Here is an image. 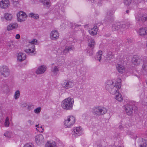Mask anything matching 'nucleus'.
Instances as JSON below:
<instances>
[{
    "mask_svg": "<svg viewBox=\"0 0 147 147\" xmlns=\"http://www.w3.org/2000/svg\"><path fill=\"white\" fill-rule=\"evenodd\" d=\"M125 111L127 114L128 115H131L133 113V110L132 105H127L125 106Z\"/></svg>",
    "mask_w": 147,
    "mask_h": 147,
    "instance_id": "obj_13",
    "label": "nucleus"
},
{
    "mask_svg": "<svg viewBox=\"0 0 147 147\" xmlns=\"http://www.w3.org/2000/svg\"><path fill=\"white\" fill-rule=\"evenodd\" d=\"M59 67L57 66H55L53 69L52 71L54 73H57L59 71Z\"/></svg>",
    "mask_w": 147,
    "mask_h": 147,
    "instance_id": "obj_38",
    "label": "nucleus"
},
{
    "mask_svg": "<svg viewBox=\"0 0 147 147\" xmlns=\"http://www.w3.org/2000/svg\"><path fill=\"white\" fill-rule=\"evenodd\" d=\"M18 27V24L16 23H13L10 24L7 27V29L9 31L16 28Z\"/></svg>",
    "mask_w": 147,
    "mask_h": 147,
    "instance_id": "obj_23",
    "label": "nucleus"
},
{
    "mask_svg": "<svg viewBox=\"0 0 147 147\" xmlns=\"http://www.w3.org/2000/svg\"><path fill=\"white\" fill-rule=\"evenodd\" d=\"M7 47L8 49H12L14 48L15 46L13 43H9Z\"/></svg>",
    "mask_w": 147,
    "mask_h": 147,
    "instance_id": "obj_41",
    "label": "nucleus"
},
{
    "mask_svg": "<svg viewBox=\"0 0 147 147\" xmlns=\"http://www.w3.org/2000/svg\"><path fill=\"white\" fill-rule=\"evenodd\" d=\"M142 61V59L140 57L137 55H134L131 59V62L133 64L138 65L140 64Z\"/></svg>",
    "mask_w": 147,
    "mask_h": 147,
    "instance_id": "obj_10",
    "label": "nucleus"
},
{
    "mask_svg": "<svg viewBox=\"0 0 147 147\" xmlns=\"http://www.w3.org/2000/svg\"><path fill=\"white\" fill-rule=\"evenodd\" d=\"M16 38V39H19L20 38V35L19 34H18L16 35L15 36Z\"/></svg>",
    "mask_w": 147,
    "mask_h": 147,
    "instance_id": "obj_50",
    "label": "nucleus"
},
{
    "mask_svg": "<svg viewBox=\"0 0 147 147\" xmlns=\"http://www.w3.org/2000/svg\"><path fill=\"white\" fill-rule=\"evenodd\" d=\"M95 46V42L93 39L91 38L88 41L87 48V55L91 56L93 53V49Z\"/></svg>",
    "mask_w": 147,
    "mask_h": 147,
    "instance_id": "obj_2",
    "label": "nucleus"
},
{
    "mask_svg": "<svg viewBox=\"0 0 147 147\" xmlns=\"http://www.w3.org/2000/svg\"><path fill=\"white\" fill-rule=\"evenodd\" d=\"M9 5V0H2L0 2V7L2 9H6Z\"/></svg>",
    "mask_w": 147,
    "mask_h": 147,
    "instance_id": "obj_15",
    "label": "nucleus"
},
{
    "mask_svg": "<svg viewBox=\"0 0 147 147\" xmlns=\"http://www.w3.org/2000/svg\"><path fill=\"white\" fill-rule=\"evenodd\" d=\"M119 128L120 129H122V125H120L119 126Z\"/></svg>",
    "mask_w": 147,
    "mask_h": 147,
    "instance_id": "obj_55",
    "label": "nucleus"
},
{
    "mask_svg": "<svg viewBox=\"0 0 147 147\" xmlns=\"http://www.w3.org/2000/svg\"><path fill=\"white\" fill-rule=\"evenodd\" d=\"M102 53V51L101 50L99 51L98 52L96 53V55L95 57V59L98 60L100 62L101 59Z\"/></svg>",
    "mask_w": 147,
    "mask_h": 147,
    "instance_id": "obj_27",
    "label": "nucleus"
},
{
    "mask_svg": "<svg viewBox=\"0 0 147 147\" xmlns=\"http://www.w3.org/2000/svg\"><path fill=\"white\" fill-rule=\"evenodd\" d=\"M118 94H116L115 98L119 102H121L123 100V97L120 93L118 92Z\"/></svg>",
    "mask_w": 147,
    "mask_h": 147,
    "instance_id": "obj_34",
    "label": "nucleus"
},
{
    "mask_svg": "<svg viewBox=\"0 0 147 147\" xmlns=\"http://www.w3.org/2000/svg\"><path fill=\"white\" fill-rule=\"evenodd\" d=\"M92 29H93V30L97 34L98 31V28L97 26H95Z\"/></svg>",
    "mask_w": 147,
    "mask_h": 147,
    "instance_id": "obj_47",
    "label": "nucleus"
},
{
    "mask_svg": "<svg viewBox=\"0 0 147 147\" xmlns=\"http://www.w3.org/2000/svg\"><path fill=\"white\" fill-rule=\"evenodd\" d=\"M38 125H35L36 127H37V128H36V129H37V130L38 131H39L38 129H40V127L38 126Z\"/></svg>",
    "mask_w": 147,
    "mask_h": 147,
    "instance_id": "obj_53",
    "label": "nucleus"
},
{
    "mask_svg": "<svg viewBox=\"0 0 147 147\" xmlns=\"http://www.w3.org/2000/svg\"><path fill=\"white\" fill-rule=\"evenodd\" d=\"M27 109L29 110H31L32 106L31 105H28L27 107Z\"/></svg>",
    "mask_w": 147,
    "mask_h": 147,
    "instance_id": "obj_52",
    "label": "nucleus"
},
{
    "mask_svg": "<svg viewBox=\"0 0 147 147\" xmlns=\"http://www.w3.org/2000/svg\"><path fill=\"white\" fill-rule=\"evenodd\" d=\"M139 33L141 35H144L147 34V28L146 27L140 28L139 30Z\"/></svg>",
    "mask_w": 147,
    "mask_h": 147,
    "instance_id": "obj_29",
    "label": "nucleus"
},
{
    "mask_svg": "<svg viewBox=\"0 0 147 147\" xmlns=\"http://www.w3.org/2000/svg\"><path fill=\"white\" fill-rule=\"evenodd\" d=\"M93 112L95 115L100 116L103 115L107 112L106 109L104 107H97L94 108L93 110Z\"/></svg>",
    "mask_w": 147,
    "mask_h": 147,
    "instance_id": "obj_4",
    "label": "nucleus"
},
{
    "mask_svg": "<svg viewBox=\"0 0 147 147\" xmlns=\"http://www.w3.org/2000/svg\"><path fill=\"white\" fill-rule=\"evenodd\" d=\"M75 118L73 116L67 117L64 121V125L65 127H70L75 122Z\"/></svg>",
    "mask_w": 147,
    "mask_h": 147,
    "instance_id": "obj_5",
    "label": "nucleus"
},
{
    "mask_svg": "<svg viewBox=\"0 0 147 147\" xmlns=\"http://www.w3.org/2000/svg\"><path fill=\"white\" fill-rule=\"evenodd\" d=\"M113 84V82L111 80H109L107 81L105 87L107 90L109 92L114 85Z\"/></svg>",
    "mask_w": 147,
    "mask_h": 147,
    "instance_id": "obj_16",
    "label": "nucleus"
},
{
    "mask_svg": "<svg viewBox=\"0 0 147 147\" xmlns=\"http://www.w3.org/2000/svg\"><path fill=\"white\" fill-rule=\"evenodd\" d=\"M28 16L29 17L36 20L38 19L39 17L38 14L33 13H30Z\"/></svg>",
    "mask_w": 147,
    "mask_h": 147,
    "instance_id": "obj_31",
    "label": "nucleus"
},
{
    "mask_svg": "<svg viewBox=\"0 0 147 147\" xmlns=\"http://www.w3.org/2000/svg\"><path fill=\"white\" fill-rule=\"evenodd\" d=\"M121 27V24L120 22H118L113 24L112 26V30L113 31H115L118 30Z\"/></svg>",
    "mask_w": 147,
    "mask_h": 147,
    "instance_id": "obj_24",
    "label": "nucleus"
},
{
    "mask_svg": "<svg viewBox=\"0 0 147 147\" xmlns=\"http://www.w3.org/2000/svg\"><path fill=\"white\" fill-rule=\"evenodd\" d=\"M9 119L8 117H7L5 119L4 125L6 127H8L9 126Z\"/></svg>",
    "mask_w": 147,
    "mask_h": 147,
    "instance_id": "obj_37",
    "label": "nucleus"
},
{
    "mask_svg": "<svg viewBox=\"0 0 147 147\" xmlns=\"http://www.w3.org/2000/svg\"><path fill=\"white\" fill-rule=\"evenodd\" d=\"M42 131H41V132H43L44 131L42 129Z\"/></svg>",
    "mask_w": 147,
    "mask_h": 147,
    "instance_id": "obj_59",
    "label": "nucleus"
},
{
    "mask_svg": "<svg viewBox=\"0 0 147 147\" xmlns=\"http://www.w3.org/2000/svg\"><path fill=\"white\" fill-rule=\"evenodd\" d=\"M20 96V92L19 90H16L15 92V98L16 99H17L19 98Z\"/></svg>",
    "mask_w": 147,
    "mask_h": 147,
    "instance_id": "obj_40",
    "label": "nucleus"
},
{
    "mask_svg": "<svg viewBox=\"0 0 147 147\" xmlns=\"http://www.w3.org/2000/svg\"><path fill=\"white\" fill-rule=\"evenodd\" d=\"M142 68L145 71L147 70V64H144L142 66Z\"/></svg>",
    "mask_w": 147,
    "mask_h": 147,
    "instance_id": "obj_45",
    "label": "nucleus"
},
{
    "mask_svg": "<svg viewBox=\"0 0 147 147\" xmlns=\"http://www.w3.org/2000/svg\"><path fill=\"white\" fill-rule=\"evenodd\" d=\"M146 141H145L144 143H143L142 144H141L140 145V147H145L146 146Z\"/></svg>",
    "mask_w": 147,
    "mask_h": 147,
    "instance_id": "obj_46",
    "label": "nucleus"
},
{
    "mask_svg": "<svg viewBox=\"0 0 147 147\" xmlns=\"http://www.w3.org/2000/svg\"><path fill=\"white\" fill-rule=\"evenodd\" d=\"M107 59L108 60H111L114 58V56L111 51H109L107 53Z\"/></svg>",
    "mask_w": 147,
    "mask_h": 147,
    "instance_id": "obj_35",
    "label": "nucleus"
},
{
    "mask_svg": "<svg viewBox=\"0 0 147 147\" xmlns=\"http://www.w3.org/2000/svg\"><path fill=\"white\" fill-rule=\"evenodd\" d=\"M40 128H42V126H40Z\"/></svg>",
    "mask_w": 147,
    "mask_h": 147,
    "instance_id": "obj_60",
    "label": "nucleus"
},
{
    "mask_svg": "<svg viewBox=\"0 0 147 147\" xmlns=\"http://www.w3.org/2000/svg\"><path fill=\"white\" fill-rule=\"evenodd\" d=\"M74 85L73 82L70 80H65L62 84V86L66 89L72 88Z\"/></svg>",
    "mask_w": 147,
    "mask_h": 147,
    "instance_id": "obj_7",
    "label": "nucleus"
},
{
    "mask_svg": "<svg viewBox=\"0 0 147 147\" xmlns=\"http://www.w3.org/2000/svg\"><path fill=\"white\" fill-rule=\"evenodd\" d=\"M74 49V47L73 45L66 46L63 50V54H65L68 52H69L70 51H73Z\"/></svg>",
    "mask_w": 147,
    "mask_h": 147,
    "instance_id": "obj_25",
    "label": "nucleus"
},
{
    "mask_svg": "<svg viewBox=\"0 0 147 147\" xmlns=\"http://www.w3.org/2000/svg\"><path fill=\"white\" fill-rule=\"evenodd\" d=\"M129 10H127L126 11V13H129Z\"/></svg>",
    "mask_w": 147,
    "mask_h": 147,
    "instance_id": "obj_58",
    "label": "nucleus"
},
{
    "mask_svg": "<svg viewBox=\"0 0 147 147\" xmlns=\"http://www.w3.org/2000/svg\"><path fill=\"white\" fill-rule=\"evenodd\" d=\"M24 147H34V145L31 143H27L24 145Z\"/></svg>",
    "mask_w": 147,
    "mask_h": 147,
    "instance_id": "obj_43",
    "label": "nucleus"
},
{
    "mask_svg": "<svg viewBox=\"0 0 147 147\" xmlns=\"http://www.w3.org/2000/svg\"><path fill=\"white\" fill-rule=\"evenodd\" d=\"M4 18L6 20L10 21L11 20L13 16L11 14L5 13L4 14Z\"/></svg>",
    "mask_w": 147,
    "mask_h": 147,
    "instance_id": "obj_26",
    "label": "nucleus"
},
{
    "mask_svg": "<svg viewBox=\"0 0 147 147\" xmlns=\"http://www.w3.org/2000/svg\"><path fill=\"white\" fill-rule=\"evenodd\" d=\"M59 36V34L57 30H53L50 34V37L53 40H55L58 39Z\"/></svg>",
    "mask_w": 147,
    "mask_h": 147,
    "instance_id": "obj_14",
    "label": "nucleus"
},
{
    "mask_svg": "<svg viewBox=\"0 0 147 147\" xmlns=\"http://www.w3.org/2000/svg\"><path fill=\"white\" fill-rule=\"evenodd\" d=\"M120 23L121 24V28H127L130 25H132V23H130L129 22H121Z\"/></svg>",
    "mask_w": 147,
    "mask_h": 147,
    "instance_id": "obj_28",
    "label": "nucleus"
},
{
    "mask_svg": "<svg viewBox=\"0 0 147 147\" xmlns=\"http://www.w3.org/2000/svg\"><path fill=\"white\" fill-rule=\"evenodd\" d=\"M89 32L90 35L92 36H94L96 35L97 34L93 30V29H91L89 31Z\"/></svg>",
    "mask_w": 147,
    "mask_h": 147,
    "instance_id": "obj_42",
    "label": "nucleus"
},
{
    "mask_svg": "<svg viewBox=\"0 0 147 147\" xmlns=\"http://www.w3.org/2000/svg\"><path fill=\"white\" fill-rule=\"evenodd\" d=\"M121 80L120 78H118L115 82L113 87L110 90L109 92L111 94H114L117 92L119 89L121 87Z\"/></svg>",
    "mask_w": 147,
    "mask_h": 147,
    "instance_id": "obj_3",
    "label": "nucleus"
},
{
    "mask_svg": "<svg viewBox=\"0 0 147 147\" xmlns=\"http://www.w3.org/2000/svg\"><path fill=\"white\" fill-rule=\"evenodd\" d=\"M45 67L42 65L38 67L36 71V73L37 74H42L43 73L46 71Z\"/></svg>",
    "mask_w": 147,
    "mask_h": 147,
    "instance_id": "obj_22",
    "label": "nucleus"
},
{
    "mask_svg": "<svg viewBox=\"0 0 147 147\" xmlns=\"http://www.w3.org/2000/svg\"><path fill=\"white\" fill-rule=\"evenodd\" d=\"M121 147V146H119V147L116 146V147Z\"/></svg>",
    "mask_w": 147,
    "mask_h": 147,
    "instance_id": "obj_61",
    "label": "nucleus"
},
{
    "mask_svg": "<svg viewBox=\"0 0 147 147\" xmlns=\"http://www.w3.org/2000/svg\"><path fill=\"white\" fill-rule=\"evenodd\" d=\"M40 2L42 3L44 5L48 6L50 4V1L49 0H39Z\"/></svg>",
    "mask_w": 147,
    "mask_h": 147,
    "instance_id": "obj_32",
    "label": "nucleus"
},
{
    "mask_svg": "<svg viewBox=\"0 0 147 147\" xmlns=\"http://www.w3.org/2000/svg\"><path fill=\"white\" fill-rule=\"evenodd\" d=\"M132 1V0H123V2L125 5L127 6L129 5Z\"/></svg>",
    "mask_w": 147,
    "mask_h": 147,
    "instance_id": "obj_39",
    "label": "nucleus"
},
{
    "mask_svg": "<svg viewBox=\"0 0 147 147\" xmlns=\"http://www.w3.org/2000/svg\"><path fill=\"white\" fill-rule=\"evenodd\" d=\"M28 123L30 125H32L33 124L34 122L32 121L31 120H30L28 121Z\"/></svg>",
    "mask_w": 147,
    "mask_h": 147,
    "instance_id": "obj_51",
    "label": "nucleus"
},
{
    "mask_svg": "<svg viewBox=\"0 0 147 147\" xmlns=\"http://www.w3.org/2000/svg\"><path fill=\"white\" fill-rule=\"evenodd\" d=\"M40 107H38L36 108L34 110V112L35 113H38L40 112Z\"/></svg>",
    "mask_w": 147,
    "mask_h": 147,
    "instance_id": "obj_44",
    "label": "nucleus"
},
{
    "mask_svg": "<svg viewBox=\"0 0 147 147\" xmlns=\"http://www.w3.org/2000/svg\"><path fill=\"white\" fill-rule=\"evenodd\" d=\"M136 20L141 25L144 22L147 21V15H144L141 16L136 17Z\"/></svg>",
    "mask_w": 147,
    "mask_h": 147,
    "instance_id": "obj_11",
    "label": "nucleus"
},
{
    "mask_svg": "<svg viewBox=\"0 0 147 147\" xmlns=\"http://www.w3.org/2000/svg\"><path fill=\"white\" fill-rule=\"evenodd\" d=\"M81 26V25H78V24H77L76 25V27H79V26Z\"/></svg>",
    "mask_w": 147,
    "mask_h": 147,
    "instance_id": "obj_57",
    "label": "nucleus"
},
{
    "mask_svg": "<svg viewBox=\"0 0 147 147\" xmlns=\"http://www.w3.org/2000/svg\"><path fill=\"white\" fill-rule=\"evenodd\" d=\"M73 98L68 97L63 100L61 103L62 108L66 110H71L73 109L74 103Z\"/></svg>",
    "mask_w": 147,
    "mask_h": 147,
    "instance_id": "obj_1",
    "label": "nucleus"
},
{
    "mask_svg": "<svg viewBox=\"0 0 147 147\" xmlns=\"http://www.w3.org/2000/svg\"><path fill=\"white\" fill-rule=\"evenodd\" d=\"M35 46L34 44H32L31 46V48L28 49H26L25 50V52L28 54L34 53V55H35L36 53V51H35Z\"/></svg>",
    "mask_w": 147,
    "mask_h": 147,
    "instance_id": "obj_18",
    "label": "nucleus"
},
{
    "mask_svg": "<svg viewBox=\"0 0 147 147\" xmlns=\"http://www.w3.org/2000/svg\"><path fill=\"white\" fill-rule=\"evenodd\" d=\"M26 55L25 53H18L17 59L19 61L22 62L25 59Z\"/></svg>",
    "mask_w": 147,
    "mask_h": 147,
    "instance_id": "obj_20",
    "label": "nucleus"
},
{
    "mask_svg": "<svg viewBox=\"0 0 147 147\" xmlns=\"http://www.w3.org/2000/svg\"><path fill=\"white\" fill-rule=\"evenodd\" d=\"M37 40L36 39H34L33 40H32L30 42L31 43L34 44L35 42H37Z\"/></svg>",
    "mask_w": 147,
    "mask_h": 147,
    "instance_id": "obj_49",
    "label": "nucleus"
},
{
    "mask_svg": "<svg viewBox=\"0 0 147 147\" xmlns=\"http://www.w3.org/2000/svg\"><path fill=\"white\" fill-rule=\"evenodd\" d=\"M43 136L42 135L36 136L35 138V141L36 143L38 145H40L42 142Z\"/></svg>",
    "mask_w": 147,
    "mask_h": 147,
    "instance_id": "obj_19",
    "label": "nucleus"
},
{
    "mask_svg": "<svg viewBox=\"0 0 147 147\" xmlns=\"http://www.w3.org/2000/svg\"><path fill=\"white\" fill-rule=\"evenodd\" d=\"M92 3H94L96 0H90Z\"/></svg>",
    "mask_w": 147,
    "mask_h": 147,
    "instance_id": "obj_56",
    "label": "nucleus"
},
{
    "mask_svg": "<svg viewBox=\"0 0 147 147\" xmlns=\"http://www.w3.org/2000/svg\"><path fill=\"white\" fill-rule=\"evenodd\" d=\"M17 20L19 22H22L25 20L27 17L26 13L23 11H20L17 14Z\"/></svg>",
    "mask_w": 147,
    "mask_h": 147,
    "instance_id": "obj_8",
    "label": "nucleus"
},
{
    "mask_svg": "<svg viewBox=\"0 0 147 147\" xmlns=\"http://www.w3.org/2000/svg\"><path fill=\"white\" fill-rule=\"evenodd\" d=\"M114 12L112 10L108 11L105 20L109 22H112L114 21L113 14Z\"/></svg>",
    "mask_w": 147,
    "mask_h": 147,
    "instance_id": "obj_9",
    "label": "nucleus"
},
{
    "mask_svg": "<svg viewBox=\"0 0 147 147\" xmlns=\"http://www.w3.org/2000/svg\"><path fill=\"white\" fill-rule=\"evenodd\" d=\"M106 144V143L104 140H99L94 144L93 147H102L105 146Z\"/></svg>",
    "mask_w": 147,
    "mask_h": 147,
    "instance_id": "obj_17",
    "label": "nucleus"
},
{
    "mask_svg": "<svg viewBox=\"0 0 147 147\" xmlns=\"http://www.w3.org/2000/svg\"><path fill=\"white\" fill-rule=\"evenodd\" d=\"M133 138L135 139H136L137 138V136L135 134Z\"/></svg>",
    "mask_w": 147,
    "mask_h": 147,
    "instance_id": "obj_54",
    "label": "nucleus"
},
{
    "mask_svg": "<svg viewBox=\"0 0 147 147\" xmlns=\"http://www.w3.org/2000/svg\"><path fill=\"white\" fill-rule=\"evenodd\" d=\"M117 70L119 73L122 74L124 72L125 69L124 66L121 64H117L116 65Z\"/></svg>",
    "mask_w": 147,
    "mask_h": 147,
    "instance_id": "obj_21",
    "label": "nucleus"
},
{
    "mask_svg": "<svg viewBox=\"0 0 147 147\" xmlns=\"http://www.w3.org/2000/svg\"><path fill=\"white\" fill-rule=\"evenodd\" d=\"M4 135L6 137L10 138L12 136V132L11 131H7L4 134Z\"/></svg>",
    "mask_w": 147,
    "mask_h": 147,
    "instance_id": "obj_36",
    "label": "nucleus"
},
{
    "mask_svg": "<svg viewBox=\"0 0 147 147\" xmlns=\"http://www.w3.org/2000/svg\"><path fill=\"white\" fill-rule=\"evenodd\" d=\"M0 72L4 77H7L10 74L9 70L7 66H2L0 67Z\"/></svg>",
    "mask_w": 147,
    "mask_h": 147,
    "instance_id": "obj_6",
    "label": "nucleus"
},
{
    "mask_svg": "<svg viewBox=\"0 0 147 147\" xmlns=\"http://www.w3.org/2000/svg\"><path fill=\"white\" fill-rule=\"evenodd\" d=\"M73 132V135L76 137L80 136L83 133V131L80 127H75Z\"/></svg>",
    "mask_w": 147,
    "mask_h": 147,
    "instance_id": "obj_12",
    "label": "nucleus"
},
{
    "mask_svg": "<svg viewBox=\"0 0 147 147\" xmlns=\"http://www.w3.org/2000/svg\"><path fill=\"white\" fill-rule=\"evenodd\" d=\"M131 40L129 38H127L126 40V42L127 43H131Z\"/></svg>",
    "mask_w": 147,
    "mask_h": 147,
    "instance_id": "obj_48",
    "label": "nucleus"
},
{
    "mask_svg": "<svg viewBox=\"0 0 147 147\" xmlns=\"http://www.w3.org/2000/svg\"><path fill=\"white\" fill-rule=\"evenodd\" d=\"M46 147H56V144L54 141L48 142L46 145Z\"/></svg>",
    "mask_w": 147,
    "mask_h": 147,
    "instance_id": "obj_30",
    "label": "nucleus"
},
{
    "mask_svg": "<svg viewBox=\"0 0 147 147\" xmlns=\"http://www.w3.org/2000/svg\"><path fill=\"white\" fill-rule=\"evenodd\" d=\"M2 90L4 92L7 93L9 91V86L5 85L3 87H2L1 88Z\"/></svg>",
    "mask_w": 147,
    "mask_h": 147,
    "instance_id": "obj_33",
    "label": "nucleus"
}]
</instances>
